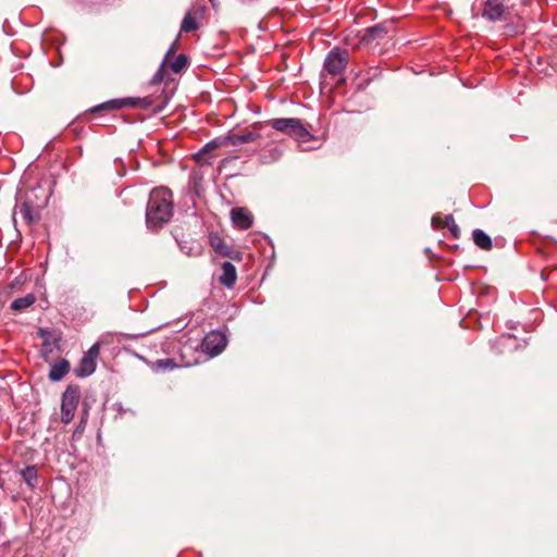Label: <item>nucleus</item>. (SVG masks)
<instances>
[{
    "mask_svg": "<svg viewBox=\"0 0 557 557\" xmlns=\"http://www.w3.org/2000/svg\"><path fill=\"white\" fill-rule=\"evenodd\" d=\"M173 216V195L166 187L151 190L146 209V223L149 230H158Z\"/></svg>",
    "mask_w": 557,
    "mask_h": 557,
    "instance_id": "1",
    "label": "nucleus"
},
{
    "mask_svg": "<svg viewBox=\"0 0 557 557\" xmlns=\"http://www.w3.org/2000/svg\"><path fill=\"white\" fill-rule=\"evenodd\" d=\"M227 345L226 334L222 331L214 330L209 332L201 342L202 351L210 356L215 357L220 355Z\"/></svg>",
    "mask_w": 557,
    "mask_h": 557,
    "instance_id": "5",
    "label": "nucleus"
},
{
    "mask_svg": "<svg viewBox=\"0 0 557 557\" xmlns=\"http://www.w3.org/2000/svg\"><path fill=\"white\" fill-rule=\"evenodd\" d=\"M81 400V389L78 385H67L61 397V422L69 424L77 409Z\"/></svg>",
    "mask_w": 557,
    "mask_h": 557,
    "instance_id": "3",
    "label": "nucleus"
},
{
    "mask_svg": "<svg viewBox=\"0 0 557 557\" xmlns=\"http://www.w3.org/2000/svg\"><path fill=\"white\" fill-rule=\"evenodd\" d=\"M198 28V24L196 20L190 15V13H187L181 24V29L186 33L195 32Z\"/></svg>",
    "mask_w": 557,
    "mask_h": 557,
    "instance_id": "20",
    "label": "nucleus"
},
{
    "mask_svg": "<svg viewBox=\"0 0 557 557\" xmlns=\"http://www.w3.org/2000/svg\"><path fill=\"white\" fill-rule=\"evenodd\" d=\"M432 226L434 228H443L445 227V216H442L441 214H435L432 218Z\"/></svg>",
    "mask_w": 557,
    "mask_h": 557,
    "instance_id": "25",
    "label": "nucleus"
},
{
    "mask_svg": "<svg viewBox=\"0 0 557 557\" xmlns=\"http://www.w3.org/2000/svg\"><path fill=\"white\" fill-rule=\"evenodd\" d=\"M349 54L346 50L334 48L327 53L324 60V69L331 75H337L346 69Z\"/></svg>",
    "mask_w": 557,
    "mask_h": 557,
    "instance_id": "6",
    "label": "nucleus"
},
{
    "mask_svg": "<svg viewBox=\"0 0 557 557\" xmlns=\"http://www.w3.org/2000/svg\"><path fill=\"white\" fill-rule=\"evenodd\" d=\"M163 67H164V64L162 63L160 69L156 72V74L153 75V77L151 79L152 84H158L163 81Z\"/></svg>",
    "mask_w": 557,
    "mask_h": 557,
    "instance_id": "26",
    "label": "nucleus"
},
{
    "mask_svg": "<svg viewBox=\"0 0 557 557\" xmlns=\"http://www.w3.org/2000/svg\"><path fill=\"white\" fill-rule=\"evenodd\" d=\"M222 274L219 282L227 288H232L237 280L235 265L231 261H224L221 264Z\"/></svg>",
    "mask_w": 557,
    "mask_h": 557,
    "instance_id": "10",
    "label": "nucleus"
},
{
    "mask_svg": "<svg viewBox=\"0 0 557 557\" xmlns=\"http://www.w3.org/2000/svg\"><path fill=\"white\" fill-rule=\"evenodd\" d=\"M35 301L36 297L34 296V294H27L23 297L15 298L11 302L10 307L13 311H22L30 307Z\"/></svg>",
    "mask_w": 557,
    "mask_h": 557,
    "instance_id": "17",
    "label": "nucleus"
},
{
    "mask_svg": "<svg viewBox=\"0 0 557 557\" xmlns=\"http://www.w3.org/2000/svg\"><path fill=\"white\" fill-rule=\"evenodd\" d=\"M232 222L242 230H248L252 225V214L246 208H234L231 211Z\"/></svg>",
    "mask_w": 557,
    "mask_h": 557,
    "instance_id": "8",
    "label": "nucleus"
},
{
    "mask_svg": "<svg viewBox=\"0 0 557 557\" xmlns=\"http://www.w3.org/2000/svg\"><path fill=\"white\" fill-rule=\"evenodd\" d=\"M85 419L83 418L79 422V424L77 425V428L75 429V431L73 432V438H78L83 432H84V429H85Z\"/></svg>",
    "mask_w": 557,
    "mask_h": 557,
    "instance_id": "27",
    "label": "nucleus"
},
{
    "mask_svg": "<svg viewBox=\"0 0 557 557\" xmlns=\"http://www.w3.org/2000/svg\"><path fill=\"white\" fill-rule=\"evenodd\" d=\"M177 363L174 361L173 358H165V359H158L156 361H152L150 363V369L154 373H164L168 371H172L175 368H177Z\"/></svg>",
    "mask_w": 557,
    "mask_h": 557,
    "instance_id": "15",
    "label": "nucleus"
},
{
    "mask_svg": "<svg viewBox=\"0 0 557 557\" xmlns=\"http://www.w3.org/2000/svg\"><path fill=\"white\" fill-rule=\"evenodd\" d=\"M70 371V362L66 359H60L53 363L49 371V379L53 382L60 381Z\"/></svg>",
    "mask_w": 557,
    "mask_h": 557,
    "instance_id": "11",
    "label": "nucleus"
},
{
    "mask_svg": "<svg viewBox=\"0 0 557 557\" xmlns=\"http://www.w3.org/2000/svg\"><path fill=\"white\" fill-rule=\"evenodd\" d=\"M259 137L260 134L251 131H246L244 133H231L224 138V144L232 146H240L246 143L255 141Z\"/></svg>",
    "mask_w": 557,
    "mask_h": 557,
    "instance_id": "9",
    "label": "nucleus"
},
{
    "mask_svg": "<svg viewBox=\"0 0 557 557\" xmlns=\"http://www.w3.org/2000/svg\"><path fill=\"white\" fill-rule=\"evenodd\" d=\"M445 226L448 227L451 236L454 238H459L460 236V228L459 226L456 224L453 215L448 214V215H445Z\"/></svg>",
    "mask_w": 557,
    "mask_h": 557,
    "instance_id": "22",
    "label": "nucleus"
},
{
    "mask_svg": "<svg viewBox=\"0 0 557 557\" xmlns=\"http://www.w3.org/2000/svg\"><path fill=\"white\" fill-rule=\"evenodd\" d=\"M270 154H271V160L274 161V160L280 159L282 152L277 147H274L270 150Z\"/></svg>",
    "mask_w": 557,
    "mask_h": 557,
    "instance_id": "28",
    "label": "nucleus"
},
{
    "mask_svg": "<svg viewBox=\"0 0 557 557\" xmlns=\"http://www.w3.org/2000/svg\"><path fill=\"white\" fill-rule=\"evenodd\" d=\"M100 354V343H95L74 367L73 373L78 379H86L91 375L97 367V359Z\"/></svg>",
    "mask_w": 557,
    "mask_h": 557,
    "instance_id": "4",
    "label": "nucleus"
},
{
    "mask_svg": "<svg viewBox=\"0 0 557 557\" xmlns=\"http://www.w3.org/2000/svg\"><path fill=\"white\" fill-rule=\"evenodd\" d=\"M221 144L222 143L219 139H213L209 141L199 150V152L196 154V159L200 160L203 154L216 149L218 147L221 146Z\"/></svg>",
    "mask_w": 557,
    "mask_h": 557,
    "instance_id": "23",
    "label": "nucleus"
},
{
    "mask_svg": "<svg viewBox=\"0 0 557 557\" xmlns=\"http://www.w3.org/2000/svg\"><path fill=\"white\" fill-rule=\"evenodd\" d=\"M389 26L386 24H376L372 27L366 29L363 35L364 41H373L384 38V36L388 33Z\"/></svg>",
    "mask_w": 557,
    "mask_h": 557,
    "instance_id": "12",
    "label": "nucleus"
},
{
    "mask_svg": "<svg viewBox=\"0 0 557 557\" xmlns=\"http://www.w3.org/2000/svg\"><path fill=\"white\" fill-rule=\"evenodd\" d=\"M188 65V58L186 54H180L176 59L170 63V67L174 73H181Z\"/></svg>",
    "mask_w": 557,
    "mask_h": 557,
    "instance_id": "19",
    "label": "nucleus"
},
{
    "mask_svg": "<svg viewBox=\"0 0 557 557\" xmlns=\"http://www.w3.org/2000/svg\"><path fill=\"white\" fill-rule=\"evenodd\" d=\"M270 124L277 132L294 137L296 140L301 143H307L313 138L301 121L296 117L274 119Z\"/></svg>",
    "mask_w": 557,
    "mask_h": 557,
    "instance_id": "2",
    "label": "nucleus"
},
{
    "mask_svg": "<svg viewBox=\"0 0 557 557\" xmlns=\"http://www.w3.org/2000/svg\"><path fill=\"white\" fill-rule=\"evenodd\" d=\"M515 341L516 337L512 335H502L492 344V349L496 354H503L506 351V349H511L513 347Z\"/></svg>",
    "mask_w": 557,
    "mask_h": 557,
    "instance_id": "14",
    "label": "nucleus"
},
{
    "mask_svg": "<svg viewBox=\"0 0 557 557\" xmlns=\"http://www.w3.org/2000/svg\"><path fill=\"white\" fill-rule=\"evenodd\" d=\"M21 476L25 484L30 488L35 490L38 485V470L36 466H26L21 471Z\"/></svg>",
    "mask_w": 557,
    "mask_h": 557,
    "instance_id": "13",
    "label": "nucleus"
},
{
    "mask_svg": "<svg viewBox=\"0 0 557 557\" xmlns=\"http://www.w3.org/2000/svg\"><path fill=\"white\" fill-rule=\"evenodd\" d=\"M506 8L503 0H485L482 16L490 22L505 20Z\"/></svg>",
    "mask_w": 557,
    "mask_h": 557,
    "instance_id": "7",
    "label": "nucleus"
},
{
    "mask_svg": "<svg viewBox=\"0 0 557 557\" xmlns=\"http://www.w3.org/2000/svg\"><path fill=\"white\" fill-rule=\"evenodd\" d=\"M472 239L474 244L483 250H490L493 247L492 238L480 228L472 232Z\"/></svg>",
    "mask_w": 557,
    "mask_h": 557,
    "instance_id": "16",
    "label": "nucleus"
},
{
    "mask_svg": "<svg viewBox=\"0 0 557 557\" xmlns=\"http://www.w3.org/2000/svg\"><path fill=\"white\" fill-rule=\"evenodd\" d=\"M212 246L214 247V250L221 255V256H231V248L223 243L221 239H218L216 242L212 239Z\"/></svg>",
    "mask_w": 557,
    "mask_h": 557,
    "instance_id": "24",
    "label": "nucleus"
},
{
    "mask_svg": "<svg viewBox=\"0 0 557 557\" xmlns=\"http://www.w3.org/2000/svg\"><path fill=\"white\" fill-rule=\"evenodd\" d=\"M18 213L23 216L24 220H26L28 223H33L37 220L33 215V206L29 201H24Z\"/></svg>",
    "mask_w": 557,
    "mask_h": 557,
    "instance_id": "18",
    "label": "nucleus"
},
{
    "mask_svg": "<svg viewBox=\"0 0 557 557\" xmlns=\"http://www.w3.org/2000/svg\"><path fill=\"white\" fill-rule=\"evenodd\" d=\"M175 45H176V41H174V42L171 45V47L169 48V50L166 51V54H165V57H164V59H163V62H162L163 64H165V63L168 62L169 57H170L171 54H173V53H174V51H175Z\"/></svg>",
    "mask_w": 557,
    "mask_h": 557,
    "instance_id": "29",
    "label": "nucleus"
},
{
    "mask_svg": "<svg viewBox=\"0 0 557 557\" xmlns=\"http://www.w3.org/2000/svg\"><path fill=\"white\" fill-rule=\"evenodd\" d=\"M126 104L125 99H114L107 102L101 103L100 106L96 107L94 111L102 110V109H111V110H117L121 109Z\"/></svg>",
    "mask_w": 557,
    "mask_h": 557,
    "instance_id": "21",
    "label": "nucleus"
}]
</instances>
